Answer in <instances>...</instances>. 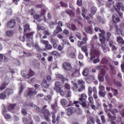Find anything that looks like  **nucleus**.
<instances>
[{"mask_svg": "<svg viewBox=\"0 0 124 124\" xmlns=\"http://www.w3.org/2000/svg\"><path fill=\"white\" fill-rule=\"evenodd\" d=\"M34 33V31H32L29 33L27 34L25 32V34H24L26 36L28 41L31 43H32L33 42V36Z\"/></svg>", "mask_w": 124, "mask_h": 124, "instance_id": "nucleus-4", "label": "nucleus"}, {"mask_svg": "<svg viewBox=\"0 0 124 124\" xmlns=\"http://www.w3.org/2000/svg\"><path fill=\"white\" fill-rule=\"evenodd\" d=\"M5 92L7 94L9 95L13 93V91L12 89L7 88L6 89L5 91Z\"/></svg>", "mask_w": 124, "mask_h": 124, "instance_id": "nucleus-24", "label": "nucleus"}, {"mask_svg": "<svg viewBox=\"0 0 124 124\" xmlns=\"http://www.w3.org/2000/svg\"><path fill=\"white\" fill-rule=\"evenodd\" d=\"M37 93V92L34 90L33 88H30L25 92L24 95L25 97H27L29 96H30L36 94Z\"/></svg>", "mask_w": 124, "mask_h": 124, "instance_id": "nucleus-3", "label": "nucleus"}, {"mask_svg": "<svg viewBox=\"0 0 124 124\" xmlns=\"http://www.w3.org/2000/svg\"><path fill=\"white\" fill-rule=\"evenodd\" d=\"M71 91H68L67 94V97L68 98V99H69V98H70L71 96Z\"/></svg>", "mask_w": 124, "mask_h": 124, "instance_id": "nucleus-51", "label": "nucleus"}, {"mask_svg": "<svg viewBox=\"0 0 124 124\" xmlns=\"http://www.w3.org/2000/svg\"><path fill=\"white\" fill-rule=\"evenodd\" d=\"M29 13L31 15H33L34 14L35 12L34 11V9L33 8H32L29 11Z\"/></svg>", "mask_w": 124, "mask_h": 124, "instance_id": "nucleus-56", "label": "nucleus"}, {"mask_svg": "<svg viewBox=\"0 0 124 124\" xmlns=\"http://www.w3.org/2000/svg\"><path fill=\"white\" fill-rule=\"evenodd\" d=\"M108 62V60L106 58H104L102 59V62L104 64H107Z\"/></svg>", "mask_w": 124, "mask_h": 124, "instance_id": "nucleus-42", "label": "nucleus"}, {"mask_svg": "<svg viewBox=\"0 0 124 124\" xmlns=\"http://www.w3.org/2000/svg\"><path fill=\"white\" fill-rule=\"evenodd\" d=\"M76 111L75 109L72 107H70L68 109L67 114L69 115H70L72 114L75 113Z\"/></svg>", "mask_w": 124, "mask_h": 124, "instance_id": "nucleus-12", "label": "nucleus"}, {"mask_svg": "<svg viewBox=\"0 0 124 124\" xmlns=\"http://www.w3.org/2000/svg\"><path fill=\"white\" fill-rule=\"evenodd\" d=\"M88 40L87 37L86 36L83 37L82 39V41H78V45L79 47H81L82 45L85 44Z\"/></svg>", "mask_w": 124, "mask_h": 124, "instance_id": "nucleus-8", "label": "nucleus"}, {"mask_svg": "<svg viewBox=\"0 0 124 124\" xmlns=\"http://www.w3.org/2000/svg\"><path fill=\"white\" fill-rule=\"evenodd\" d=\"M23 86L22 85H21L20 88V89L19 92L18 94H19L20 95L22 93L23 91Z\"/></svg>", "mask_w": 124, "mask_h": 124, "instance_id": "nucleus-50", "label": "nucleus"}, {"mask_svg": "<svg viewBox=\"0 0 124 124\" xmlns=\"http://www.w3.org/2000/svg\"><path fill=\"white\" fill-rule=\"evenodd\" d=\"M109 111L114 115H115L116 113L117 112V110L116 109H114L112 110H110Z\"/></svg>", "mask_w": 124, "mask_h": 124, "instance_id": "nucleus-47", "label": "nucleus"}, {"mask_svg": "<svg viewBox=\"0 0 124 124\" xmlns=\"http://www.w3.org/2000/svg\"><path fill=\"white\" fill-rule=\"evenodd\" d=\"M45 47L48 50H50L52 48V46L48 43L45 45Z\"/></svg>", "mask_w": 124, "mask_h": 124, "instance_id": "nucleus-30", "label": "nucleus"}, {"mask_svg": "<svg viewBox=\"0 0 124 124\" xmlns=\"http://www.w3.org/2000/svg\"><path fill=\"white\" fill-rule=\"evenodd\" d=\"M21 112L24 115H26L27 114V113L26 110V109H25L24 107L22 108Z\"/></svg>", "mask_w": 124, "mask_h": 124, "instance_id": "nucleus-34", "label": "nucleus"}, {"mask_svg": "<svg viewBox=\"0 0 124 124\" xmlns=\"http://www.w3.org/2000/svg\"><path fill=\"white\" fill-rule=\"evenodd\" d=\"M9 81L8 80H7V81L4 82L1 85L0 87V89L1 90L5 89L6 87V86L8 85L9 83Z\"/></svg>", "mask_w": 124, "mask_h": 124, "instance_id": "nucleus-13", "label": "nucleus"}, {"mask_svg": "<svg viewBox=\"0 0 124 124\" xmlns=\"http://www.w3.org/2000/svg\"><path fill=\"white\" fill-rule=\"evenodd\" d=\"M34 108L38 112H40L41 111L40 108L36 105L34 106Z\"/></svg>", "mask_w": 124, "mask_h": 124, "instance_id": "nucleus-49", "label": "nucleus"}, {"mask_svg": "<svg viewBox=\"0 0 124 124\" xmlns=\"http://www.w3.org/2000/svg\"><path fill=\"white\" fill-rule=\"evenodd\" d=\"M0 58L1 59L2 62H7L8 61V59L2 54H0Z\"/></svg>", "mask_w": 124, "mask_h": 124, "instance_id": "nucleus-21", "label": "nucleus"}, {"mask_svg": "<svg viewBox=\"0 0 124 124\" xmlns=\"http://www.w3.org/2000/svg\"><path fill=\"white\" fill-rule=\"evenodd\" d=\"M47 81L45 79H43L42 80V86L45 88H48L50 85V84L47 83Z\"/></svg>", "mask_w": 124, "mask_h": 124, "instance_id": "nucleus-15", "label": "nucleus"}, {"mask_svg": "<svg viewBox=\"0 0 124 124\" xmlns=\"http://www.w3.org/2000/svg\"><path fill=\"white\" fill-rule=\"evenodd\" d=\"M62 31V28L60 27L57 26L56 28V30L54 31V33L53 34V36H55L56 34L60 31Z\"/></svg>", "mask_w": 124, "mask_h": 124, "instance_id": "nucleus-11", "label": "nucleus"}, {"mask_svg": "<svg viewBox=\"0 0 124 124\" xmlns=\"http://www.w3.org/2000/svg\"><path fill=\"white\" fill-rule=\"evenodd\" d=\"M40 42L41 43H42L43 44H46L47 43H48V41L44 40H41L40 41Z\"/></svg>", "mask_w": 124, "mask_h": 124, "instance_id": "nucleus-61", "label": "nucleus"}, {"mask_svg": "<svg viewBox=\"0 0 124 124\" xmlns=\"http://www.w3.org/2000/svg\"><path fill=\"white\" fill-rule=\"evenodd\" d=\"M47 107V106H44V107L42 109H41V111L44 113L43 115H44V119L47 121L49 122L50 121L48 116L49 114V111L47 109H45Z\"/></svg>", "mask_w": 124, "mask_h": 124, "instance_id": "nucleus-2", "label": "nucleus"}, {"mask_svg": "<svg viewBox=\"0 0 124 124\" xmlns=\"http://www.w3.org/2000/svg\"><path fill=\"white\" fill-rule=\"evenodd\" d=\"M65 88L68 89H70V85L67 83H66L65 85Z\"/></svg>", "mask_w": 124, "mask_h": 124, "instance_id": "nucleus-62", "label": "nucleus"}, {"mask_svg": "<svg viewBox=\"0 0 124 124\" xmlns=\"http://www.w3.org/2000/svg\"><path fill=\"white\" fill-rule=\"evenodd\" d=\"M6 95L5 93H2L0 94V98L1 99H4L6 98Z\"/></svg>", "mask_w": 124, "mask_h": 124, "instance_id": "nucleus-38", "label": "nucleus"}, {"mask_svg": "<svg viewBox=\"0 0 124 124\" xmlns=\"http://www.w3.org/2000/svg\"><path fill=\"white\" fill-rule=\"evenodd\" d=\"M57 77L58 78L64 79V78L63 76L61 74H58L57 75Z\"/></svg>", "mask_w": 124, "mask_h": 124, "instance_id": "nucleus-59", "label": "nucleus"}, {"mask_svg": "<svg viewBox=\"0 0 124 124\" xmlns=\"http://www.w3.org/2000/svg\"><path fill=\"white\" fill-rule=\"evenodd\" d=\"M98 80L100 82L101 81L102 82L104 81V79L103 77L99 75L98 76Z\"/></svg>", "mask_w": 124, "mask_h": 124, "instance_id": "nucleus-44", "label": "nucleus"}, {"mask_svg": "<svg viewBox=\"0 0 124 124\" xmlns=\"http://www.w3.org/2000/svg\"><path fill=\"white\" fill-rule=\"evenodd\" d=\"M15 25L16 21L14 19H12L8 23L7 25L8 27L12 28L15 27Z\"/></svg>", "mask_w": 124, "mask_h": 124, "instance_id": "nucleus-7", "label": "nucleus"}, {"mask_svg": "<svg viewBox=\"0 0 124 124\" xmlns=\"http://www.w3.org/2000/svg\"><path fill=\"white\" fill-rule=\"evenodd\" d=\"M57 93L59 92L60 95L62 96H64L65 95V93L63 90H61V88H60V90L58 91L57 90H56Z\"/></svg>", "mask_w": 124, "mask_h": 124, "instance_id": "nucleus-37", "label": "nucleus"}, {"mask_svg": "<svg viewBox=\"0 0 124 124\" xmlns=\"http://www.w3.org/2000/svg\"><path fill=\"white\" fill-rule=\"evenodd\" d=\"M15 106V105L14 104L9 105L8 106V111H10L13 110L14 109Z\"/></svg>", "mask_w": 124, "mask_h": 124, "instance_id": "nucleus-28", "label": "nucleus"}, {"mask_svg": "<svg viewBox=\"0 0 124 124\" xmlns=\"http://www.w3.org/2000/svg\"><path fill=\"white\" fill-rule=\"evenodd\" d=\"M97 20L99 22L103 23L104 22L101 17L99 16H97Z\"/></svg>", "mask_w": 124, "mask_h": 124, "instance_id": "nucleus-31", "label": "nucleus"}, {"mask_svg": "<svg viewBox=\"0 0 124 124\" xmlns=\"http://www.w3.org/2000/svg\"><path fill=\"white\" fill-rule=\"evenodd\" d=\"M84 29L85 31L88 33H91L93 31L92 25H91L87 27H85Z\"/></svg>", "mask_w": 124, "mask_h": 124, "instance_id": "nucleus-16", "label": "nucleus"}, {"mask_svg": "<svg viewBox=\"0 0 124 124\" xmlns=\"http://www.w3.org/2000/svg\"><path fill=\"white\" fill-rule=\"evenodd\" d=\"M100 52L98 50H96L94 48H93L90 51V60H93V62L94 63H96L100 62V60L98 58Z\"/></svg>", "mask_w": 124, "mask_h": 124, "instance_id": "nucleus-1", "label": "nucleus"}, {"mask_svg": "<svg viewBox=\"0 0 124 124\" xmlns=\"http://www.w3.org/2000/svg\"><path fill=\"white\" fill-rule=\"evenodd\" d=\"M65 12L68 14L70 16L71 14L73 13V12L71 10L69 9H67L66 10Z\"/></svg>", "mask_w": 124, "mask_h": 124, "instance_id": "nucleus-41", "label": "nucleus"}, {"mask_svg": "<svg viewBox=\"0 0 124 124\" xmlns=\"http://www.w3.org/2000/svg\"><path fill=\"white\" fill-rule=\"evenodd\" d=\"M77 82L79 84L81 85V87L82 89H85V86L84 85L85 84V82L82 79H81L80 80H78Z\"/></svg>", "mask_w": 124, "mask_h": 124, "instance_id": "nucleus-19", "label": "nucleus"}, {"mask_svg": "<svg viewBox=\"0 0 124 124\" xmlns=\"http://www.w3.org/2000/svg\"><path fill=\"white\" fill-rule=\"evenodd\" d=\"M99 91H104L105 89V87L102 85H101V84H100V86L99 87Z\"/></svg>", "mask_w": 124, "mask_h": 124, "instance_id": "nucleus-43", "label": "nucleus"}, {"mask_svg": "<svg viewBox=\"0 0 124 124\" xmlns=\"http://www.w3.org/2000/svg\"><path fill=\"white\" fill-rule=\"evenodd\" d=\"M69 55L70 57L72 58H75L76 56L75 54L73 52H71L70 53Z\"/></svg>", "mask_w": 124, "mask_h": 124, "instance_id": "nucleus-48", "label": "nucleus"}, {"mask_svg": "<svg viewBox=\"0 0 124 124\" xmlns=\"http://www.w3.org/2000/svg\"><path fill=\"white\" fill-rule=\"evenodd\" d=\"M51 97L50 95H48L45 96L44 97V99L46 101H48L50 100L51 99Z\"/></svg>", "mask_w": 124, "mask_h": 124, "instance_id": "nucleus-36", "label": "nucleus"}, {"mask_svg": "<svg viewBox=\"0 0 124 124\" xmlns=\"http://www.w3.org/2000/svg\"><path fill=\"white\" fill-rule=\"evenodd\" d=\"M60 102L62 106L64 107H66L67 105V101L65 99H63L60 101Z\"/></svg>", "mask_w": 124, "mask_h": 124, "instance_id": "nucleus-22", "label": "nucleus"}, {"mask_svg": "<svg viewBox=\"0 0 124 124\" xmlns=\"http://www.w3.org/2000/svg\"><path fill=\"white\" fill-rule=\"evenodd\" d=\"M6 35L10 37L12 36L13 34V31L11 30H8L6 31Z\"/></svg>", "mask_w": 124, "mask_h": 124, "instance_id": "nucleus-23", "label": "nucleus"}, {"mask_svg": "<svg viewBox=\"0 0 124 124\" xmlns=\"http://www.w3.org/2000/svg\"><path fill=\"white\" fill-rule=\"evenodd\" d=\"M116 4V7L115 8V9L116 11H120V8H123V5L121 3H117Z\"/></svg>", "mask_w": 124, "mask_h": 124, "instance_id": "nucleus-14", "label": "nucleus"}, {"mask_svg": "<svg viewBox=\"0 0 124 124\" xmlns=\"http://www.w3.org/2000/svg\"><path fill=\"white\" fill-rule=\"evenodd\" d=\"M46 11L45 10H42L41 11V15L42 16L43 15H44V20H45V22H46V20H47L46 19V17L44 16V15L45 14Z\"/></svg>", "mask_w": 124, "mask_h": 124, "instance_id": "nucleus-46", "label": "nucleus"}, {"mask_svg": "<svg viewBox=\"0 0 124 124\" xmlns=\"http://www.w3.org/2000/svg\"><path fill=\"white\" fill-rule=\"evenodd\" d=\"M103 66L101 65H97L96 67V68L97 69L99 70H101L103 68H102Z\"/></svg>", "mask_w": 124, "mask_h": 124, "instance_id": "nucleus-63", "label": "nucleus"}, {"mask_svg": "<svg viewBox=\"0 0 124 124\" xmlns=\"http://www.w3.org/2000/svg\"><path fill=\"white\" fill-rule=\"evenodd\" d=\"M60 4L62 7H67L68 6L66 4L62 2H61L60 3Z\"/></svg>", "mask_w": 124, "mask_h": 124, "instance_id": "nucleus-60", "label": "nucleus"}, {"mask_svg": "<svg viewBox=\"0 0 124 124\" xmlns=\"http://www.w3.org/2000/svg\"><path fill=\"white\" fill-rule=\"evenodd\" d=\"M4 117L6 119H9L11 118V116L9 114H7L4 115Z\"/></svg>", "mask_w": 124, "mask_h": 124, "instance_id": "nucleus-57", "label": "nucleus"}, {"mask_svg": "<svg viewBox=\"0 0 124 124\" xmlns=\"http://www.w3.org/2000/svg\"><path fill=\"white\" fill-rule=\"evenodd\" d=\"M23 26L24 27L23 33L24 34H25V32H26V30H30L29 25L28 24H27L26 23H24L23 24Z\"/></svg>", "mask_w": 124, "mask_h": 124, "instance_id": "nucleus-17", "label": "nucleus"}, {"mask_svg": "<svg viewBox=\"0 0 124 124\" xmlns=\"http://www.w3.org/2000/svg\"><path fill=\"white\" fill-rule=\"evenodd\" d=\"M88 94L90 96L91 95L93 92L92 88L91 87L89 86L88 87Z\"/></svg>", "mask_w": 124, "mask_h": 124, "instance_id": "nucleus-45", "label": "nucleus"}, {"mask_svg": "<svg viewBox=\"0 0 124 124\" xmlns=\"http://www.w3.org/2000/svg\"><path fill=\"white\" fill-rule=\"evenodd\" d=\"M117 41L118 43H122L123 44H124V40H123V39L121 37H117Z\"/></svg>", "mask_w": 124, "mask_h": 124, "instance_id": "nucleus-25", "label": "nucleus"}, {"mask_svg": "<svg viewBox=\"0 0 124 124\" xmlns=\"http://www.w3.org/2000/svg\"><path fill=\"white\" fill-rule=\"evenodd\" d=\"M23 121V123L25 124H28L29 123V122L25 117H23L22 119Z\"/></svg>", "mask_w": 124, "mask_h": 124, "instance_id": "nucleus-33", "label": "nucleus"}, {"mask_svg": "<svg viewBox=\"0 0 124 124\" xmlns=\"http://www.w3.org/2000/svg\"><path fill=\"white\" fill-rule=\"evenodd\" d=\"M76 36L78 37L79 39H81V35L78 32L77 33L76 35Z\"/></svg>", "mask_w": 124, "mask_h": 124, "instance_id": "nucleus-58", "label": "nucleus"}, {"mask_svg": "<svg viewBox=\"0 0 124 124\" xmlns=\"http://www.w3.org/2000/svg\"><path fill=\"white\" fill-rule=\"evenodd\" d=\"M97 10V8L94 7H92L91 9V13L90 14L89 16L92 18H93V15L96 12Z\"/></svg>", "mask_w": 124, "mask_h": 124, "instance_id": "nucleus-10", "label": "nucleus"}, {"mask_svg": "<svg viewBox=\"0 0 124 124\" xmlns=\"http://www.w3.org/2000/svg\"><path fill=\"white\" fill-rule=\"evenodd\" d=\"M81 48L82 50L85 53L86 56H88V53L86 47L85 46H82Z\"/></svg>", "mask_w": 124, "mask_h": 124, "instance_id": "nucleus-27", "label": "nucleus"}, {"mask_svg": "<svg viewBox=\"0 0 124 124\" xmlns=\"http://www.w3.org/2000/svg\"><path fill=\"white\" fill-rule=\"evenodd\" d=\"M106 92L104 91H99V95L101 97H104L105 96Z\"/></svg>", "mask_w": 124, "mask_h": 124, "instance_id": "nucleus-26", "label": "nucleus"}, {"mask_svg": "<svg viewBox=\"0 0 124 124\" xmlns=\"http://www.w3.org/2000/svg\"><path fill=\"white\" fill-rule=\"evenodd\" d=\"M88 72L89 70L88 69H85L83 72V75L84 76H87L88 75Z\"/></svg>", "mask_w": 124, "mask_h": 124, "instance_id": "nucleus-29", "label": "nucleus"}, {"mask_svg": "<svg viewBox=\"0 0 124 124\" xmlns=\"http://www.w3.org/2000/svg\"><path fill=\"white\" fill-rule=\"evenodd\" d=\"M28 73L30 74L31 77L33 76L35 74L34 72L31 69L29 70Z\"/></svg>", "mask_w": 124, "mask_h": 124, "instance_id": "nucleus-53", "label": "nucleus"}, {"mask_svg": "<svg viewBox=\"0 0 124 124\" xmlns=\"http://www.w3.org/2000/svg\"><path fill=\"white\" fill-rule=\"evenodd\" d=\"M80 104L81 105L82 107L85 108H88L86 105V103L85 102H84L82 103H80Z\"/></svg>", "mask_w": 124, "mask_h": 124, "instance_id": "nucleus-35", "label": "nucleus"}, {"mask_svg": "<svg viewBox=\"0 0 124 124\" xmlns=\"http://www.w3.org/2000/svg\"><path fill=\"white\" fill-rule=\"evenodd\" d=\"M88 100L90 103H93V97H89L88 98Z\"/></svg>", "mask_w": 124, "mask_h": 124, "instance_id": "nucleus-54", "label": "nucleus"}, {"mask_svg": "<svg viewBox=\"0 0 124 124\" xmlns=\"http://www.w3.org/2000/svg\"><path fill=\"white\" fill-rule=\"evenodd\" d=\"M62 85V83L61 82L57 81L56 82L55 84V86L54 89L58 91L60 90L61 87H59L61 86Z\"/></svg>", "mask_w": 124, "mask_h": 124, "instance_id": "nucleus-9", "label": "nucleus"}, {"mask_svg": "<svg viewBox=\"0 0 124 124\" xmlns=\"http://www.w3.org/2000/svg\"><path fill=\"white\" fill-rule=\"evenodd\" d=\"M80 96V97L79 98V100L80 101H83L85 100L87 98V95L85 93L81 94Z\"/></svg>", "mask_w": 124, "mask_h": 124, "instance_id": "nucleus-20", "label": "nucleus"}, {"mask_svg": "<svg viewBox=\"0 0 124 124\" xmlns=\"http://www.w3.org/2000/svg\"><path fill=\"white\" fill-rule=\"evenodd\" d=\"M101 75H104L105 74L106 72L105 70L103 69L101 71Z\"/></svg>", "mask_w": 124, "mask_h": 124, "instance_id": "nucleus-64", "label": "nucleus"}, {"mask_svg": "<svg viewBox=\"0 0 124 124\" xmlns=\"http://www.w3.org/2000/svg\"><path fill=\"white\" fill-rule=\"evenodd\" d=\"M37 28L39 30H45L46 28L45 27L40 25H37Z\"/></svg>", "mask_w": 124, "mask_h": 124, "instance_id": "nucleus-39", "label": "nucleus"}, {"mask_svg": "<svg viewBox=\"0 0 124 124\" xmlns=\"http://www.w3.org/2000/svg\"><path fill=\"white\" fill-rule=\"evenodd\" d=\"M40 77L43 78H45L46 77V74L44 72L42 71L40 73Z\"/></svg>", "mask_w": 124, "mask_h": 124, "instance_id": "nucleus-52", "label": "nucleus"}, {"mask_svg": "<svg viewBox=\"0 0 124 124\" xmlns=\"http://www.w3.org/2000/svg\"><path fill=\"white\" fill-rule=\"evenodd\" d=\"M70 30L73 31H77L78 30V29L76 27L75 25L72 24V25Z\"/></svg>", "mask_w": 124, "mask_h": 124, "instance_id": "nucleus-32", "label": "nucleus"}, {"mask_svg": "<svg viewBox=\"0 0 124 124\" xmlns=\"http://www.w3.org/2000/svg\"><path fill=\"white\" fill-rule=\"evenodd\" d=\"M32 65L34 66L36 68L39 67L40 66V63L37 60H34L32 63Z\"/></svg>", "mask_w": 124, "mask_h": 124, "instance_id": "nucleus-18", "label": "nucleus"}, {"mask_svg": "<svg viewBox=\"0 0 124 124\" xmlns=\"http://www.w3.org/2000/svg\"><path fill=\"white\" fill-rule=\"evenodd\" d=\"M74 103L75 105V106L76 107L78 108L79 107V105L78 104H80V102L78 101H74L73 102Z\"/></svg>", "mask_w": 124, "mask_h": 124, "instance_id": "nucleus-55", "label": "nucleus"}, {"mask_svg": "<svg viewBox=\"0 0 124 124\" xmlns=\"http://www.w3.org/2000/svg\"><path fill=\"white\" fill-rule=\"evenodd\" d=\"M112 18L113 21L115 23H117L120 21V20L118 16L116 13L113 14Z\"/></svg>", "mask_w": 124, "mask_h": 124, "instance_id": "nucleus-6", "label": "nucleus"}, {"mask_svg": "<svg viewBox=\"0 0 124 124\" xmlns=\"http://www.w3.org/2000/svg\"><path fill=\"white\" fill-rule=\"evenodd\" d=\"M63 66L64 69L67 71L70 72L72 71V67L69 63L67 62L64 63L63 64Z\"/></svg>", "mask_w": 124, "mask_h": 124, "instance_id": "nucleus-5", "label": "nucleus"}, {"mask_svg": "<svg viewBox=\"0 0 124 124\" xmlns=\"http://www.w3.org/2000/svg\"><path fill=\"white\" fill-rule=\"evenodd\" d=\"M101 119L102 121V122L103 124H104L105 123L106 120L104 115H101Z\"/></svg>", "mask_w": 124, "mask_h": 124, "instance_id": "nucleus-40", "label": "nucleus"}]
</instances>
